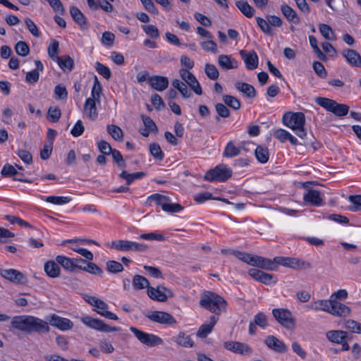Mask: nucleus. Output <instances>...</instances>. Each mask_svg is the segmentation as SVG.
<instances>
[{"instance_id":"f257e3e1","label":"nucleus","mask_w":361,"mask_h":361,"mask_svg":"<svg viewBox=\"0 0 361 361\" xmlns=\"http://www.w3.org/2000/svg\"><path fill=\"white\" fill-rule=\"evenodd\" d=\"M11 327L27 334L48 333L50 328L47 322L32 315L15 316L11 319Z\"/></svg>"},{"instance_id":"f03ea898","label":"nucleus","mask_w":361,"mask_h":361,"mask_svg":"<svg viewBox=\"0 0 361 361\" xmlns=\"http://www.w3.org/2000/svg\"><path fill=\"white\" fill-rule=\"evenodd\" d=\"M307 310L323 311L337 317H347L351 313L350 308L338 301L329 299H318L311 301L307 306Z\"/></svg>"},{"instance_id":"7ed1b4c3","label":"nucleus","mask_w":361,"mask_h":361,"mask_svg":"<svg viewBox=\"0 0 361 361\" xmlns=\"http://www.w3.org/2000/svg\"><path fill=\"white\" fill-rule=\"evenodd\" d=\"M200 305L216 315H219L226 310L227 302L219 295L211 291H205L201 295Z\"/></svg>"},{"instance_id":"20e7f679","label":"nucleus","mask_w":361,"mask_h":361,"mask_svg":"<svg viewBox=\"0 0 361 361\" xmlns=\"http://www.w3.org/2000/svg\"><path fill=\"white\" fill-rule=\"evenodd\" d=\"M305 117L302 112H287L283 116V123L293 130L296 135L303 138L306 136L304 126Z\"/></svg>"},{"instance_id":"39448f33","label":"nucleus","mask_w":361,"mask_h":361,"mask_svg":"<svg viewBox=\"0 0 361 361\" xmlns=\"http://www.w3.org/2000/svg\"><path fill=\"white\" fill-rule=\"evenodd\" d=\"M237 257L247 264L268 271H275L274 259H271L262 256L245 252H238Z\"/></svg>"},{"instance_id":"423d86ee","label":"nucleus","mask_w":361,"mask_h":361,"mask_svg":"<svg viewBox=\"0 0 361 361\" xmlns=\"http://www.w3.org/2000/svg\"><path fill=\"white\" fill-rule=\"evenodd\" d=\"M315 102L325 110L338 117L346 116L349 111L348 105L338 104L335 100L326 97H317Z\"/></svg>"},{"instance_id":"0eeeda50","label":"nucleus","mask_w":361,"mask_h":361,"mask_svg":"<svg viewBox=\"0 0 361 361\" xmlns=\"http://www.w3.org/2000/svg\"><path fill=\"white\" fill-rule=\"evenodd\" d=\"M147 202H154L160 206L163 211L168 213H178L183 207L177 203H172L170 198L164 195L154 193L147 197Z\"/></svg>"},{"instance_id":"6e6552de","label":"nucleus","mask_w":361,"mask_h":361,"mask_svg":"<svg viewBox=\"0 0 361 361\" xmlns=\"http://www.w3.org/2000/svg\"><path fill=\"white\" fill-rule=\"evenodd\" d=\"M233 174L232 169L226 164H219L207 171L204 179L209 182H225Z\"/></svg>"},{"instance_id":"1a4fd4ad","label":"nucleus","mask_w":361,"mask_h":361,"mask_svg":"<svg viewBox=\"0 0 361 361\" xmlns=\"http://www.w3.org/2000/svg\"><path fill=\"white\" fill-rule=\"evenodd\" d=\"M80 322L87 328L99 332H114L121 330L119 327L111 326L103 320L95 318L88 314H84L80 317Z\"/></svg>"},{"instance_id":"9d476101","label":"nucleus","mask_w":361,"mask_h":361,"mask_svg":"<svg viewBox=\"0 0 361 361\" xmlns=\"http://www.w3.org/2000/svg\"><path fill=\"white\" fill-rule=\"evenodd\" d=\"M130 331L142 344L149 348L158 346L162 345L164 343L163 339L159 336L143 331L136 327L130 326Z\"/></svg>"},{"instance_id":"9b49d317","label":"nucleus","mask_w":361,"mask_h":361,"mask_svg":"<svg viewBox=\"0 0 361 361\" xmlns=\"http://www.w3.org/2000/svg\"><path fill=\"white\" fill-rule=\"evenodd\" d=\"M85 301L95 307V312L100 316L111 320H118L117 315L109 311V305L104 300L92 295H85Z\"/></svg>"},{"instance_id":"f8f14e48","label":"nucleus","mask_w":361,"mask_h":361,"mask_svg":"<svg viewBox=\"0 0 361 361\" xmlns=\"http://www.w3.org/2000/svg\"><path fill=\"white\" fill-rule=\"evenodd\" d=\"M274 262L275 264V271L277 270L279 265L295 269H307L310 267L309 262L301 261L296 257H276L274 258Z\"/></svg>"},{"instance_id":"ddd939ff","label":"nucleus","mask_w":361,"mask_h":361,"mask_svg":"<svg viewBox=\"0 0 361 361\" xmlns=\"http://www.w3.org/2000/svg\"><path fill=\"white\" fill-rule=\"evenodd\" d=\"M111 247L119 251H144L147 249L144 244L126 240L112 241Z\"/></svg>"},{"instance_id":"4468645a","label":"nucleus","mask_w":361,"mask_h":361,"mask_svg":"<svg viewBox=\"0 0 361 361\" xmlns=\"http://www.w3.org/2000/svg\"><path fill=\"white\" fill-rule=\"evenodd\" d=\"M47 320L51 326L61 331L71 330L73 328V322L66 317H60L56 314H51L47 317Z\"/></svg>"},{"instance_id":"2eb2a0df","label":"nucleus","mask_w":361,"mask_h":361,"mask_svg":"<svg viewBox=\"0 0 361 361\" xmlns=\"http://www.w3.org/2000/svg\"><path fill=\"white\" fill-rule=\"evenodd\" d=\"M272 314L276 320L287 329L294 327V321L291 312L287 309L278 308L272 310Z\"/></svg>"},{"instance_id":"dca6fc26","label":"nucleus","mask_w":361,"mask_h":361,"mask_svg":"<svg viewBox=\"0 0 361 361\" xmlns=\"http://www.w3.org/2000/svg\"><path fill=\"white\" fill-rule=\"evenodd\" d=\"M179 75L183 82L187 84L196 94L201 95L202 94V90L200 82L190 71L187 69H180Z\"/></svg>"},{"instance_id":"f3484780","label":"nucleus","mask_w":361,"mask_h":361,"mask_svg":"<svg viewBox=\"0 0 361 361\" xmlns=\"http://www.w3.org/2000/svg\"><path fill=\"white\" fill-rule=\"evenodd\" d=\"M247 274L254 280L267 286H271L276 284L277 282V279L274 275L265 273L259 269H250Z\"/></svg>"},{"instance_id":"a211bd4d","label":"nucleus","mask_w":361,"mask_h":361,"mask_svg":"<svg viewBox=\"0 0 361 361\" xmlns=\"http://www.w3.org/2000/svg\"><path fill=\"white\" fill-rule=\"evenodd\" d=\"M149 320L161 324H173L175 319L169 313L162 311H150L145 314Z\"/></svg>"},{"instance_id":"6ab92c4d","label":"nucleus","mask_w":361,"mask_h":361,"mask_svg":"<svg viewBox=\"0 0 361 361\" xmlns=\"http://www.w3.org/2000/svg\"><path fill=\"white\" fill-rule=\"evenodd\" d=\"M324 194L319 190L310 189L303 195V200L307 204L321 207L324 204Z\"/></svg>"},{"instance_id":"aec40b11","label":"nucleus","mask_w":361,"mask_h":361,"mask_svg":"<svg viewBox=\"0 0 361 361\" xmlns=\"http://www.w3.org/2000/svg\"><path fill=\"white\" fill-rule=\"evenodd\" d=\"M148 296L157 301L164 302L168 298L172 297V292L163 286H158L157 288H148L147 289Z\"/></svg>"},{"instance_id":"412c9836","label":"nucleus","mask_w":361,"mask_h":361,"mask_svg":"<svg viewBox=\"0 0 361 361\" xmlns=\"http://www.w3.org/2000/svg\"><path fill=\"white\" fill-rule=\"evenodd\" d=\"M224 348L230 351L242 355H250L252 353L250 347L244 343L237 341H228L224 344Z\"/></svg>"},{"instance_id":"4be33fe9","label":"nucleus","mask_w":361,"mask_h":361,"mask_svg":"<svg viewBox=\"0 0 361 361\" xmlns=\"http://www.w3.org/2000/svg\"><path fill=\"white\" fill-rule=\"evenodd\" d=\"M0 275L15 283H23L25 279L23 273L13 269H2L0 271Z\"/></svg>"},{"instance_id":"5701e85b","label":"nucleus","mask_w":361,"mask_h":361,"mask_svg":"<svg viewBox=\"0 0 361 361\" xmlns=\"http://www.w3.org/2000/svg\"><path fill=\"white\" fill-rule=\"evenodd\" d=\"M264 343L268 348L277 353H286L288 350L285 343L274 336H268L265 338Z\"/></svg>"},{"instance_id":"b1692460","label":"nucleus","mask_w":361,"mask_h":361,"mask_svg":"<svg viewBox=\"0 0 361 361\" xmlns=\"http://www.w3.org/2000/svg\"><path fill=\"white\" fill-rule=\"evenodd\" d=\"M149 85L154 90L162 92L169 86L168 78L160 75H153L148 79Z\"/></svg>"},{"instance_id":"393cba45","label":"nucleus","mask_w":361,"mask_h":361,"mask_svg":"<svg viewBox=\"0 0 361 361\" xmlns=\"http://www.w3.org/2000/svg\"><path fill=\"white\" fill-rule=\"evenodd\" d=\"M240 55L248 70H253L257 67L258 56L255 51L245 52V51H241Z\"/></svg>"},{"instance_id":"a878e982","label":"nucleus","mask_w":361,"mask_h":361,"mask_svg":"<svg viewBox=\"0 0 361 361\" xmlns=\"http://www.w3.org/2000/svg\"><path fill=\"white\" fill-rule=\"evenodd\" d=\"M218 319L219 317L216 316L211 317L207 322L200 326L197 332V336L202 338H206L212 332Z\"/></svg>"},{"instance_id":"bb28decb","label":"nucleus","mask_w":361,"mask_h":361,"mask_svg":"<svg viewBox=\"0 0 361 361\" xmlns=\"http://www.w3.org/2000/svg\"><path fill=\"white\" fill-rule=\"evenodd\" d=\"M56 261L60 264L65 270L73 272L76 269H79L80 265L75 264L72 258H69L64 255H58L56 257Z\"/></svg>"},{"instance_id":"cd10ccee","label":"nucleus","mask_w":361,"mask_h":361,"mask_svg":"<svg viewBox=\"0 0 361 361\" xmlns=\"http://www.w3.org/2000/svg\"><path fill=\"white\" fill-rule=\"evenodd\" d=\"M281 11L288 21L295 24H298L300 23V18L296 11L287 4L283 3L281 5Z\"/></svg>"},{"instance_id":"c85d7f7f","label":"nucleus","mask_w":361,"mask_h":361,"mask_svg":"<svg viewBox=\"0 0 361 361\" xmlns=\"http://www.w3.org/2000/svg\"><path fill=\"white\" fill-rule=\"evenodd\" d=\"M218 63L224 70L237 68L238 66V61L228 55H220L218 59Z\"/></svg>"},{"instance_id":"c756f323","label":"nucleus","mask_w":361,"mask_h":361,"mask_svg":"<svg viewBox=\"0 0 361 361\" xmlns=\"http://www.w3.org/2000/svg\"><path fill=\"white\" fill-rule=\"evenodd\" d=\"M57 262L47 261L44 265V270L47 275L51 278H57L60 276L61 269Z\"/></svg>"},{"instance_id":"7c9ffc66","label":"nucleus","mask_w":361,"mask_h":361,"mask_svg":"<svg viewBox=\"0 0 361 361\" xmlns=\"http://www.w3.org/2000/svg\"><path fill=\"white\" fill-rule=\"evenodd\" d=\"M343 56L352 66L360 67L361 66V56L356 51L348 49L343 52Z\"/></svg>"},{"instance_id":"2f4dec72","label":"nucleus","mask_w":361,"mask_h":361,"mask_svg":"<svg viewBox=\"0 0 361 361\" xmlns=\"http://www.w3.org/2000/svg\"><path fill=\"white\" fill-rule=\"evenodd\" d=\"M39 198L47 202L54 205H64L72 201L73 198L70 196H40Z\"/></svg>"},{"instance_id":"473e14b6","label":"nucleus","mask_w":361,"mask_h":361,"mask_svg":"<svg viewBox=\"0 0 361 361\" xmlns=\"http://www.w3.org/2000/svg\"><path fill=\"white\" fill-rule=\"evenodd\" d=\"M84 112L90 120L94 121L98 116L96 102L87 99L84 104Z\"/></svg>"},{"instance_id":"72a5a7b5","label":"nucleus","mask_w":361,"mask_h":361,"mask_svg":"<svg viewBox=\"0 0 361 361\" xmlns=\"http://www.w3.org/2000/svg\"><path fill=\"white\" fill-rule=\"evenodd\" d=\"M326 338L332 343H343L346 339L347 332L339 330H331L326 334Z\"/></svg>"},{"instance_id":"f704fd0d","label":"nucleus","mask_w":361,"mask_h":361,"mask_svg":"<svg viewBox=\"0 0 361 361\" xmlns=\"http://www.w3.org/2000/svg\"><path fill=\"white\" fill-rule=\"evenodd\" d=\"M235 87L238 91L249 98H253L256 95V91L254 87L248 83L237 82Z\"/></svg>"},{"instance_id":"c9c22d12","label":"nucleus","mask_w":361,"mask_h":361,"mask_svg":"<svg viewBox=\"0 0 361 361\" xmlns=\"http://www.w3.org/2000/svg\"><path fill=\"white\" fill-rule=\"evenodd\" d=\"M172 86L178 90L181 96L185 99H188L192 97V92L188 88L187 84L180 80L179 79H174L171 82Z\"/></svg>"},{"instance_id":"e433bc0d","label":"nucleus","mask_w":361,"mask_h":361,"mask_svg":"<svg viewBox=\"0 0 361 361\" xmlns=\"http://www.w3.org/2000/svg\"><path fill=\"white\" fill-rule=\"evenodd\" d=\"M209 200H220L228 203V202L226 199L214 197L212 194L209 192H202L197 193L194 195V200L198 204H203L204 202Z\"/></svg>"},{"instance_id":"4c0bfd02","label":"nucleus","mask_w":361,"mask_h":361,"mask_svg":"<svg viewBox=\"0 0 361 361\" xmlns=\"http://www.w3.org/2000/svg\"><path fill=\"white\" fill-rule=\"evenodd\" d=\"M319 30L322 37L328 41H335L336 34L330 25L324 23L319 25Z\"/></svg>"},{"instance_id":"58836bf2","label":"nucleus","mask_w":361,"mask_h":361,"mask_svg":"<svg viewBox=\"0 0 361 361\" xmlns=\"http://www.w3.org/2000/svg\"><path fill=\"white\" fill-rule=\"evenodd\" d=\"M174 342L178 345L185 348H191L194 345V342L189 336L185 335L183 332H180L173 338Z\"/></svg>"},{"instance_id":"ea45409f","label":"nucleus","mask_w":361,"mask_h":361,"mask_svg":"<svg viewBox=\"0 0 361 361\" xmlns=\"http://www.w3.org/2000/svg\"><path fill=\"white\" fill-rule=\"evenodd\" d=\"M235 5L241 13L247 18H251L255 14V9L245 1H236Z\"/></svg>"},{"instance_id":"a19ab883","label":"nucleus","mask_w":361,"mask_h":361,"mask_svg":"<svg viewBox=\"0 0 361 361\" xmlns=\"http://www.w3.org/2000/svg\"><path fill=\"white\" fill-rule=\"evenodd\" d=\"M102 87L97 76H94V83L91 90V97L88 99H92V101L99 102V98L102 94Z\"/></svg>"},{"instance_id":"79ce46f5","label":"nucleus","mask_w":361,"mask_h":361,"mask_svg":"<svg viewBox=\"0 0 361 361\" xmlns=\"http://www.w3.org/2000/svg\"><path fill=\"white\" fill-rule=\"evenodd\" d=\"M348 201L350 205L348 207V209L353 212H361V195H350Z\"/></svg>"},{"instance_id":"37998d69","label":"nucleus","mask_w":361,"mask_h":361,"mask_svg":"<svg viewBox=\"0 0 361 361\" xmlns=\"http://www.w3.org/2000/svg\"><path fill=\"white\" fill-rule=\"evenodd\" d=\"M255 157L261 164H265L269 161V154L268 149L262 146H257L255 150Z\"/></svg>"},{"instance_id":"c03bdc74","label":"nucleus","mask_w":361,"mask_h":361,"mask_svg":"<svg viewBox=\"0 0 361 361\" xmlns=\"http://www.w3.org/2000/svg\"><path fill=\"white\" fill-rule=\"evenodd\" d=\"M106 130L113 139L116 141H122L123 137V133L120 127L113 124L108 125Z\"/></svg>"},{"instance_id":"a18cd8bd","label":"nucleus","mask_w":361,"mask_h":361,"mask_svg":"<svg viewBox=\"0 0 361 361\" xmlns=\"http://www.w3.org/2000/svg\"><path fill=\"white\" fill-rule=\"evenodd\" d=\"M119 176L126 180L127 185H130L134 180L140 179L145 176L143 172H136L133 173H128L126 171H123Z\"/></svg>"},{"instance_id":"49530a36","label":"nucleus","mask_w":361,"mask_h":361,"mask_svg":"<svg viewBox=\"0 0 361 361\" xmlns=\"http://www.w3.org/2000/svg\"><path fill=\"white\" fill-rule=\"evenodd\" d=\"M70 13L74 20L80 25L83 26L86 25L85 17L82 13L76 7H71Z\"/></svg>"},{"instance_id":"de8ad7c7","label":"nucleus","mask_w":361,"mask_h":361,"mask_svg":"<svg viewBox=\"0 0 361 361\" xmlns=\"http://www.w3.org/2000/svg\"><path fill=\"white\" fill-rule=\"evenodd\" d=\"M56 62L64 71H71L73 66V60L70 56L56 57Z\"/></svg>"},{"instance_id":"09e8293b","label":"nucleus","mask_w":361,"mask_h":361,"mask_svg":"<svg viewBox=\"0 0 361 361\" xmlns=\"http://www.w3.org/2000/svg\"><path fill=\"white\" fill-rule=\"evenodd\" d=\"M240 154V149L233 144V142H228L224 149V156L226 157H233Z\"/></svg>"},{"instance_id":"8fccbe9b","label":"nucleus","mask_w":361,"mask_h":361,"mask_svg":"<svg viewBox=\"0 0 361 361\" xmlns=\"http://www.w3.org/2000/svg\"><path fill=\"white\" fill-rule=\"evenodd\" d=\"M61 116V109L58 106H50L48 109L47 118L51 123L57 122Z\"/></svg>"},{"instance_id":"3c124183","label":"nucleus","mask_w":361,"mask_h":361,"mask_svg":"<svg viewBox=\"0 0 361 361\" xmlns=\"http://www.w3.org/2000/svg\"><path fill=\"white\" fill-rule=\"evenodd\" d=\"M86 266L82 267V265H80L79 269H81L82 271H87L90 274L101 276L103 274L102 269L97 266L96 264L92 262H87L86 263Z\"/></svg>"},{"instance_id":"603ef678","label":"nucleus","mask_w":361,"mask_h":361,"mask_svg":"<svg viewBox=\"0 0 361 361\" xmlns=\"http://www.w3.org/2000/svg\"><path fill=\"white\" fill-rule=\"evenodd\" d=\"M149 285L148 280L140 275H135L133 279V286L136 290L144 289Z\"/></svg>"},{"instance_id":"864d4df0","label":"nucleus","mask_w":361,"mask_h":361,"mask_svg":"<svg viewBox=\"0 0 361 361\" xmlns=\"http://www.w3.org/2000/svg\"><path fill=\"white\" fill-rule=\"evenodd\" d=\"M94 68L97 73L105 79L109 80L111 78V71L108 66L104 65L102 63L96 62L94 64Z\"/></svg>"},{"instance_id":"5fc2aeb1","label":"nucleus","mask_w":361,"mask_h":361,"mask_svg":"<svg viewBox=\"0 0 361 361\" xmlns=\"http://www.w3.org/2000/svg\"><path fill=\"white\" fill-rule=\"evenodd\" d=\"M343 326L353 333L361 334V324L355 320H346L344 322Z\"/></svg>"},{"instance_id":"6e6d98bb","label":"nucleus","mask_w":361,"mask_h":361,"mask_svg":"<svg viewBox=\"0 0 361 361\" xmlns=\"http://www.w3.org/2000/svg\"><path fill=\"white\" fill-rule=\"evenodd\" d=\"M223 100L226 105L234 110H238L240 108V102L233 96L225 95Z\"/></svg>"},{"instance_id":"4d7b16f0","label":"nucleus","mask_w":361,"mask_h":361,"mask_svg":"<svg viewBox=\"0 0 361 361\" xmlns=\"http://www.w3.org/2000/svg\"><path fill=\"white\" fill-rule=\"evenodd\" d=\"M204 71L207 76L211 80H216L219 76V73L216 67L213 64L207 63Z\"/></svg>"},{"instance_id":"13d9d810","label":"nucleus","mask_w":361,"mask_h":361,"mask_svg":"<svg viewBox=\"0 0 361 361\" xmlns=\"http://www.w3.org/2000/svg\"><path fill=\"white\" fill-rule=\"evenodd\" d=\"M15 50L18 55L26 56L30 52V47L26 42L20 41L16 43Z\"/></svg>"},{"instance_id":"bf43d9fd","label":"nucleus","mask_w":361,"mask_h":361,"mask_svg":"<svg viewBox=\"0 0 361 361\" xmlns=\"http://www.w3.org/2000/svg\"><path fill=\"white\" fill-rule=\"evenodd\" d=\"M140 238L146 240L163 241L165 240V236L164 234L158 232H152L140 235Z\"/></svg>"},{"instance_id":"052dcab7","label":"nucleus","mask_w":361,"mask_h":361,"mask_svg":"<svg viewBox=\"0 0 361 361\" xmlns=\"http://www.w3.org/2000/svg\"><path fill=\"white\" fill-rule=\"evenodd\" d=\"M142 30L147 36L151 38L157 39L159 37L158 28L153 25H145L142 26Z\"/></svg>"},{"instance_id":"680f3d73","label":"nucleus","mask_w":361,"mask_h":361,"mask_svg":"<svg viewBox=\"0 0 361 361\" xmlns=\"http://www.w3.org/2000/svg\"><path fill=\"white\" fill-rule=\"evenodd\" d=\"M149 152L151 155L156 159L162 160L164 159V153L160 146L157 143L149 145Z\"/></svg>"},{"instance_id":"e2e57ef3","label":"nucleus","mask_w":361,"mask_h":361,"mask_svg":"<svg viewBox=\"0 0 361 361\" xmlns=\"http://www.w3.org/2000/svg\"><path fill=\"white\" fill-rule=\"evenodd\" d=\"M256 20L258 26L260 27V29L264 33L269 35H273L269 21H267L266 20L260 17H257L256 18Z\"/></svg>"},{"instance_id":"0e129e2a","label":"nucleus","mask_w":361,"mask_h":361,"mask_svg":"<svg viewBox=\"0 0 361 361\" xmlns=\"http://www.w3.org/2000/svg\"><path fill=\"white\" fill-rule=\"evenodd\" d=\"M25 23L27 30L34 37H39L40 36L41 33L38 27H37L36 24L32 19L29 18H25Z\"/></svg>"},{"instance_id":"69168bd1","label":"nucleus","mask_w":361,"mask_h":361,"mask_svg":"<svg viewBox=\"0 0 361 361\" xmlns=\"http://www.w3.org/2000/svg\"><path fill=\"white\" fill-rule=\"evenodd\" d=\"M254 323L262 329H265L267 325V316L263 312H258L254 317Z\"/></svg>"},{"instance_id":"338daca9","label":"nucleus","mask_w":361,"mask_h":361,"mask_svg":"<svg viewBox=\"0 0 361 361\" xmlns=\"http://www.w3.org/2000/svg\"><path fill=\"white\" fill-rule=\"evenodd\" d=\"M59 44L55 39H53L48 47V54L50 56V58H51L54 61H56V57H58L57 54L59 51Z\"/></svg>"},{"instance_id":"774afa93","label":"nucleus","mask_w":361,"mask_h":361,"mask_svg":"<svg viewBox=\"0 0 361 361\" xmlns=\"http://www.w3.org/2000/svg\"><path fill=\"white\" fill-rule=\"evenodd\" d=\"M106 269L109 272L118 273L123 271V267L120 262L111 260L106 263Z\"/></svg>"}]
</instances>
